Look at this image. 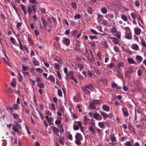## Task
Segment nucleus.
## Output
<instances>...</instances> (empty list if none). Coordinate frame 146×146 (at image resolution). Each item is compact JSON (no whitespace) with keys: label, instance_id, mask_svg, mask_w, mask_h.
I'll use <instances>...</instances> for the list:
<instances>
[{"label":"nucleus","instance_id":"obj_1","mask_svg":"<svg viewBox=\"0 0 146 146\" xmlns=\"http://www.w3.org/2000/svg\"><path fill=\"white\" fill-rule=\"evenodd\" d=\"M76 140L75 141V143L77 145L80 146L81 144V141L83 140L82 135L79 133H76L75 136Z\"/></svg>","mask_w":146,"mask_h":146},{"label":"nucleus","instance_id":"obj_2","mask_svg":"<svg viewBox=\"0 0 146 146\" xmlns=\"http://www.w3.org/2000/svg\"><path fill=\"white\" fill-rule=\"evenodd\" d=\"M20 125L17 121H15L12 125V129L16 132L19 131V129H21Z\"/></svg>","mask_w":146,"mask_h":146},{"label":"nucleus","instance_id":"obj_3","mask_svg":"<svg viewBox=\"0 0 146 146\" xmlns=\"http://www.w3.org/2000/svg\"><path fill=\"white\" fill-rule=\"evenodd\" d=\"M62 42L64 44L68 46L70 44V41L68 38L64 37L63 38Z\"/></svg>","mask_w":146,"mask_h":146},{"label":"nucleus","instance_id":"obj_4","mask_svg":"<svg viewBox=\"0 0 146 146\" xmlns=\"http://www.w3.org/2000/svg\"><path fill=\"white\" fill-rule=\"evenodd\" d=\"M93 116L95 119L98 121L101 120L102 119V116L97 113H94L93 114Z\"/></svg>","mask_w":146,"mask_h":146},{"label":"nucleus","instance_id":"obj_5","mask_svg":"<svg viewBox=\"0 0 146 146\" xmlns=\"http://www.w3.org/2000/svg\"><path fill=\"white\" fill-rule=\"evenodd\" d=\"M102 108L104 111L108 112L110 110V107L108 105L106 104H103L102 107Z\"/></svg>","mask_w":146,"mask_h":146},{"label":"nucleus","instance_id":"obj_6","mask_svg":"<svg viewBox=\"0 0 146 146\" xmlns=\"http://www.w3.org/2000/svg\"><path fill=\"white\" fill-rule=\"evenodd\" d=\"M121 110L124 116L127 117L129 115V113L126 108L123 107L121 108Z\"/></svg>","mask_w":146,"mask_h":146},{"label":"nucleus","instance_id":"obj_7","mask_svg":"<svg viewBox=\"0 0 146 146\" xmlns=\"http://www.w3.org/2000/svg\"><path fill=\"white\" fill-rule=\"evenodd\" d=\"M111 86L112 88H115L117 90H120L121 89V87L118 86L114 82H113L111 83Z\"/></svg>","mask_w":146,"mask_h":146},{"label":"nucleus","instance_id":"obj_8","mask_svg":"<svg viewBox=\"0 0 146 146\" xmlns=\"http://www.w3.org/2000/svg\"><path fill=\"white\" fill-rule=\"evenodd\" d=\"M74 102H79L81 100L80 94H77L76 96H74Z\"/></svg>","mask_w":146,"mask_h":146},{"label":"nucleus","instance_id":"obj_9","mask_svg":"<svg viewBox=\"0 0 146 146\" xmlns=\"http://www.w3.org/2000/svg\"><path fill=\"white\" fill-rule=\"evenodd\" d=\"M134 31L136 35H140L141 33V30L140 29L137 27H135L134 29Z\"/></svg>","mask_w":146,"mask_h":146},{"label":"nucleus","instance_id":"obj_10","mask_svg":"<svg viewBox=\"0 0 146 146\" xmlns=\"http://www.w3.org/2000/svg\"><path fill=\"white\" fill-rule=\"evenodd\" d=\"M100 112L103 116L104 118H107L109 116V115L104 111L100 110Z\"/></svg>","mask_w":146,"mask_h":146},{"label":"nucleus","instance_id":"obj_11","mask_svg":"<svg viewBox=\"0 0 146 146\" xmlns=\"http://www.w3.org/2000/svg\"><path fill=\"white\" fill-rule=\"evenodd\" d=\"M131 48L134 50H139V47L138 45L135 44H132L131 46Z\"/></svg>","mask_w":146,"mask_h":146},{"label":"nucleus","instance_id":"obj_12","mask_svg":"<svg viewBox=\"0 0 146 146\" xmlns=\"http://www.w3.org/2000/svg\"><path fill=\"white\" fill-rule=\"evenodd\" d=\"M32 61L34 66H39V62L36 60L35 58L33 57V58Z\"/></svg>","mask_w":146,"mask_h":146},{"label":"nucleus","instance_id":"obj_13","mask_svg":"<svg viewBox=\"0 0 146 146\" xmlns=\"http://www.w3.org/2000/svg\"><path fill=\"white\" fill-rule=\"evenodd\" d=\"M101 42V44L105 48H108L109 47L106 41L102 40Z\"/></svg>","mask_w":146,"mask_h":146},{"label":"nucleus","instance_id":"obj_14","mask_svg":"<svg viewBox=\"0 0 146 146\" xmlns=\"http://www.w3.org/2000/svg\"><path fill=\"white\" fill-rule=\"evenodd\" d=\"M21 7L24 14L26 15L27 14V12L26 9V6L25 5L22 4L21 5Z\"/></svg>","mask_w":146,"mask_h":146},{"label":"nucleus","instance_id":"obj_15","mask_svg":"<svg viewBox=\"0 0 146 146\" xmlns=\"http://www.w3.org/2000/svg\"><path fill=\"white\" fill-rule=\"evenodd\" d=\"M135 58L136 60L139 63L141 62L143 59L142 57L139 55L135 57Z\"/></svg>","mask_w":146,"mask_h":146},{"label":"nucleus","instance_id":"obj_16","mask_svg":"<svg viewBox=\"0 0 146 146\" xmlns=\"http://www.w3.org/2000/svg\"><path fill=\"white\" fill-rule=\"evenodd\" d=\"M54 60L58 62V63L60 65H62V60L59 57H56Z\"/></svg>","mask_w":146,"mask_h":146},{"label":"nucleus","instance_id":"obj_17","mask_svg":"<svg viewBox=\"0 0 146 146\" xmlns=\"http://www.w3.org/2000/svg\"><path fill=\"white\" fill-rule=\"evenodd\" d=\"M106 18L108 19V20H109V19H111L113 18V14L110 13L108 14L105 16Z\"/></svg>","mask_w":146,"mask_h":146},{"label":"nucleus","instance_id":"obj_18","mask_svg":"<svg viewBox=\"0 0 146 146\" xmlns=\"http://www.w3.org/2000/svg\"><path fill=\"white\" fill-rule=\"evenodd\" d=\"M113 42L115 44H117L119 42V40L115 37L113 38Z\"/></svg>","mask_w":146,"mask_h":146},{"label":"nucleus","instance_id":"obj_19","mask_svg":"<svg viewBox=\"0 0 146 146\" xmlns=\"http://www.w3.org/2000/svg\"><path fill=\"white\" fill-rule=\"evenodd\" d=\"M47 80H50L52 82L54 83L55 82V79L53 76L52 75H50L48 78L47 79Z\"/></svg>","mask_w":146,"mask_h":146},{"label":"nucleus","instance_id":"obj_20","mask_svg":"<svg viewBox=\"0 0 146 146\" xmlns=\"http://www.w3.org/2000/svg\"><path fill=\"white\" fill-rule=\"evenodd\" d=\"M61 66L60 64L57 63H54V69L57 70H59Z\"/></svg>","mask_w":146,"mask_h":146},{"label":"nucleus","instance_id":"obj_21","mask_svg":"<svg viewBox=\"0 0 146 146\" xmlns=\"http://www.w3.org/2000/svg\"><path fill=\"white\" fill-rule=\"evenodd\" d=\"M127 61L130 64H137L135 62L132 58H129L127 59Z\"/></svg>","mask_w":146,"mask_h":146},{"label":"nucleus","instance_id":"obj_22","mask_svg":"<svg viewBox=\"0 0 146 146\" xmlns=\"http://www.w3.org/2000/svg\"><path fill=\"white\" fill-rule=\"evenodd\" d=\"M102 102L103 101L102 100H94L93 101L94 104L96 105L102 103Z\"/></svg>","mask_w":146,"mask_h":146},{"label":"nucleus","instance_id":"obj_23","mask_svg":"<svg viewBox=\"0 0 146 146\" xmlns=\"http://www.w3.org/2000/svg\"><path fill=\"white\" fill-rule=\"evenodd\" d=\"M125 37L128 39L131 40L132 38V35L131 33H128L125 35Z\"/></svg>","mask_w":146,"mask_h":146},{"label":"nucleus","instance_id":"obj_24","mask_svg":"<svg viewBox=\"0 0 146 146\" xmlns=\"http://www.w3.org/2000/svg\"><path fill=\"white\" fill-rule=\"evenodd\" d=\"M10 140L13 144H16L17 143V139L15 138H13L12 137H11Z\"/></svg>","mask_w":146,"mask_h":146},{"label":"nucleus","instance_id":"obj_25","mask_svg":"<svg viewBox=\"0 0 146 146\" xmlns=\"http://www.w3.org/2000/svg\"><path fill=\"white\" fill-rule=\"evenodd\" d=\"M87 10L89 14H92L93 12V9L92 7L90 6L88 7Z\"/></svg>","mask_w":146,"mask_h":146},{"label":"nucleus","instance_id":"obj_26","mask_svg":"<svg viewBox=\"0 0 146 146\" xmlns=\"http://www.w3.org/2000/svg\"><path fill=\"white\" fill-rule=\"evenodd\" d=\"M88 88L87 86L82 88V90L86 94H89V92H90L88 90Z\"/></svg>","mask_w":146,"mask_h":146},{"label":"nucleus","instance_id":"obj_27","mask_svg":"<svg viewBox=\"0 0 146 146\" xmlns=\"http://www.w3.org/2000/svg\"><path fill=\"white\" fill-rule=\"evenodd\" d=\"M101 11L103 14H106L108 12V10L105 7H103L101 8Z\"/></svg>","mask_w":146,"mask_h":146},{"label":"nucleus","instance_id":"obj_28","mask_svg":"<svg viewBox=\"0 0 146 146\" xmlns=\"http://www.w3.org/2000/svg\"><path fill=\"white\" fill-rule=\"evenodd\" d=\"M98 125L101 128L103 129L105 127L104 124V122H101L98 123Z\"/></svg>","mask_w":146,"mask_h":146},{"label":"nucleus","instance_id":"obj_29","mask_svg":"<svg viewBox=\"0 0 146 146\" xmlns=\"http://www.w3.org/2000/svg\"><path fill=\"white\" fill-rule=\"evenodd\" d=\"M41 19L42 21L44 26L45 27H46L48 24V23L46 21V20L43 19L42 17L41 18Z\"/></svg>","mask_w":146,"mask_h":146},{"label":"nucleus","instance_id":"obj_30","mask_svg":"<svg viewBox=\"0 0 146 146\" xmlns=\"http://www.w3.org/2000/svg\"><path fill=\"white\" fill-rule=\"evenodd\" d=\"M13 118L15 119H18L19 117V114L17 113H13L12 115Z\"/></svg>","mask_w":146,"mask_h":146},{"label":"nucleus","instance_id":"obj_31","mask_svg":"<svg viewBox=\"0 0 146 146\" xmlns=\"http://www.w3.org/2000/svg\"><path fill=\"white\" fill-rule=\"evenodd\" d=\"M121 18L123 21L125 22L127 20V16L125 15H121Z\"/></svg>","mask_w":146,"mask_h":146},{"label":"nucleus","instance_id":"obj_32","mask_svg":"<svg viewBox=\"0 0 146 146\" xmlns=\"http://www.w3.org/2000/svg\"><path fill=\"white\" fill-rule=\"evenodd\" d=\"M28 41L29 42V43L31 45L33 44L34 43L31 38H30L29 36H28Z\"/></svg>","mask_w":146,"mask_h":146},{"label":"nucleus","instance_id":"obj_33","mask_svg":"<svg viewBox=\"0 0 146 146\" xmlns=\"http://www.w3.org/2000/svg\"><path fill=\"white\" fill-rule=\"evenodd\" d=\"M70 78L73 80L74 82L76 84H78V82L77 79L75 78L73 75L71 76Z\"/></svg>","mask_w":146,"mask_h":146},{"label":"nucleus","instance_id":"obj_34","mask_svg":"<svg viewBox=\"0 0 146 146\" xmlns=\"http://www.w3.org/2000/svg\"><path fill=\"white\" fill-rule=\"evenodd\" d=\"M52 130L56 133H57L58 132V129L56 127H52Z\"/></svg>","mask_w":146,"mask_h":146},{"label":"nucleus","instance_id":"obj_35","mask_svg":"<svg viewBox=\"0 0 146 146\" xmlns=\"http://www.w3.org/2000/svg\"><path fill=\"white\" fill-rule=\"evenodd\" d=\"M128 128L131 130V131L133 132H135V130L133 127L131 125H129L128 126Z\"/></svg>","mask_w":146,"mask_h":146},{"label":"nucleus","instance_id":"obj_36","mask_svg":"<svg viewBox=\"0 0 146 146\" xmlns=\"http://www.w3.org/2000/svg\"><path fill=\"white\" fill-rule=\"evenodd\" d=\"M110 139L112 142H115L116 141V138L114 135H112L111 136Z\"/></svg>","mask_w":146,"mask_h":146},{"label":"nucleus","instance_id":"obj_37","mask_svg":"<svg viewBox=\"0 0 146 146\" xmlns=\"http://www.w3.org/2000/svg\"><path fill=\"white\" fill-rule=\"evenodd\" d=\"M97 20L98 21H99V20H102V19L103 18V17L102 15L99 14H97Z\"/></svg>","mask_w":146,"mask_h":146},{"label":"nucleus","instance_id":"obj_38","mask_svg":"<svg viewBox=\"0 0 146 146\" xmlns=\"http://www.w3.org/2000/svg\"><path fill=\"white\" fill-rule=\"evenodd\" d=\"M10 40L13 44H15L16 42L15 39L12 37H10Z\"/></svg>","mask_w":146,"mask_h":146},{"label":"nucleus","instance_id":"obj_39","mask_svg":"<svg viewBox=\"0 0 146 146\" xmlns=\"http://www.w3.org/2000/svg\"><path fill=\"white\" fill-rule=\"evenodd\" d=\"M124 144L125 146H132L130 142L129 141H127Z\"/></svg>","mask_w":146,"mask_h":146},{"label":"nucleus","instance_id":"obj_40","mask_svg":"<svg viewBox=\"0 0 146 146\" xmlns=\"http://www.w3.org/2000/svg\"><path fill=\"white\" fill-rule=\"evenodd\" d=\"M77 122L78 124V126L80 128V127H82V122L81 121H75V122Z\"/></svg>","mask_w":146,"mask_h":146},{"label":"nucleus","instance_id":"obj_41","mask_svg":"<svg viewBox=\"0 0 146 146\" xmlns=\"http://www.w3.org/2000/svg\"><path fill=\"white\" fill-rule=\"evenodd\" d=\"M121 28L124 30L125 31L126 33L127 31L130 30V28L128 27H123L122 26L121 27Z\"/></svg>","mask_w":146,"mask_h":146},{"label":"nucleus","instance_id":"obj_42","mask_svg":"<svg viewBox=\"0 0 146 146\" xmlns=\"http://www.w3.org/2000/svg\"><path fill=\"white\" fill-rule=\"evenodd\" d=\"M89 130L93 134L95 133L94 128L92 126H90L89 127Z\"/></svg>","mask_w":146,"mask_h":146},{"label":"nucleus","instance_id":"obj_43","mask_svg":"<svg viewBox=\"0 0 146 146\" xmlns=\"http://www.w3.org/2000/svg\"><path fill=\"white\" fill-rule=\"evenodd\" d=\"M75 123L73 124V128L74 130H77L79 129L80 127L77 125H75Z\"/></svg>","mask_w":146,"mask_h":146},{"label":"nucleus","instance_id":"obj_44","mask_svg":"<svg viewBox=\"0 0 146 146\" xmlns=\"http://www.w3.org/2000/svg\"><path fill=\"white\" fill-rule=\"evenodd\" d=\"M54 119L52 117H49V119H48V123H52L54 122Z\"/></svg>","mask_w":146,"mask_h":146},{"label":"nucleus","instance_id":"obj_45","mask_svg":"<svg viewBox=\"0 0 146 146\" xmlns=\"http://www.w3.org/2000/svg\"><path fill=\"white\" fill-rule=\"evenodd\" d=\"M81 17V15L79 14H77L75 15L74 16V19H80Z\"/></svg>","mask_w":146,"mask_h":146},{"label":"nucleus","instance_id":"obj_46","mask_svg":"<svg viewBox=\"0 0 146 146\" xmlns=\"http://www.w3.org/2000/svg\"><path fill=\"white\" fill-rule=\"evenodd\" d=\"M45 114L46 115H48L50 116L52 115V113L50 111L47 110L45 111Z\"/></svg>","mask_w":146,"mask_h":146},{"label":"nucleus","instance_id":"obj_47","mask_svg":"<svg viewBox=\"0 0 146 146\" xmlns=\"http://www.w3.org/2000/svg\"><path fill=\"white\" fill-rule=\"evenodd\" d=\"M78 66L80 70H83L84 69L83 65L82 64H78Z\"/></svg>","mask_w":146,"mask_h":146},{"label":"nucleus","instance_id":"obj_48","mask_svg":"<svg viewBox=\"0 0 146 146\" xmlns=\"http://www.w3.org/2000/svg\"><path fill=\"white\" fill-rule=\"evenodd\" d=\"M131 15V17L134 19H135V18L137 17V15L135 13H132Z\"/></svg>","mask_w":146,"mask_h":146},{"label":"nucleus","instance_id":"obj_49","mask_svg":"<svg viewBox=\"0 0 146 146\" xmlns=\"http://www.w3.org/2000/svg\"><path fill=\"white\" fill-rule=\"evenodd\" d=\"M27 11L29 15L31 14L32 12V9L31 7H29L28 8Z\"/></svg>","mask_w":146,"mask_h":146},{"label":"nucleus","instance_id":"obj_50","mask_svg":"<svg viewBox=\"0 0 146 146\" xmlns=\"http://www.w3.org/2000/svg\"><path fill=\"white\" fill-rule=\"evenodd\" d=\"M14 109L17 110L19 108V106L17 104H14L13 106Z\"/></svg>","mask_w":146,"mask_h":146},{"label":"nucleus","instance_id":"obj_51","mask_svg":"<svg viewBox=\"0 0 146 146\" xmlns=\"http://www.w3.org/2000/svg\"><path fill=\"white\" fill-rule=\"evenodd\" d=\"M11 4L12 7L15 9V11H16V12L17 13L18 12V9L17 7H15V5L13 2L11 3Z\"/></svg>","mask_w":146,"mask_h":146},{"label":"nucleus","instance_id":"obj_52","mask_svg":"<svg viewBox=\"0 0 146 146\" xmlns=\"http://www.w3.org/2000/svg\"><path fill=\"white\" fill-rule=\"evenodd\" d=\"M115 66V64L113 62L111 63L109 65H108V67L110 68H113Z\"/></svg>","mask_w":146,"mask_h":146},{"label":"nucleus","instance_id":"obj_53","mask_svg":"<svg viewBox=\"0 0 146 146\" xmlns=\"http://www.w3.org/2000/svg\"><path fill=\"white\" fill-rule=\"evenodd\" d=\"M117 29L115 27H113L111 30V32L112 33H115Z\"/></svg>","mask_w":146,"mask_h":146},{"label":"nucleus","instance_id":"obj_54","mask_svg":"<svg viewBox=\"0 0 146 146\" xmlns=\"http://www.w3.org/2000/svg\"><path fill=\"white\" fill-rule=\"evenodd\" d=\"M58 95L60 97L62 96V93L61 90L58 89Z\"/></svg>","mask_w":146,"mask_h":146},{"label":"nucleus","instance_id":"obj_55","mask_svg":"<svg viewBox=\"0 0 146 146\" xmlns=\"http://www.w3.org/2000/svg\"><path fill=\"white\" fill-rule=\"evenodd\" d=\"M17 23V25H16V27L17 28L19 29L20 27L21 26L22 24V22H16Z\"/></svg>","mask_w":146,"mask_h":146},{"label":"nucleus","instance_id":"obj_56","mask_svg":"<svg viewBox=\"0 0 146 146\" xmlns=\"http://www.w3.org/2000/svg\"><path fill=\"white\" fill-rule=\"evenodd\" d=\"M71 6L72 8L76 9L77 8L76 4L75 2H74L71 4Z\"/></svg>","mask_w":146,"mask_h":146},{"label":"nucleus","instance_id":"obj_57","mask_svg":"<svg viewBox=\"0 0 146 146\" xmlns=\"http://www.w3.org/2000/svg\"><path fill=\"white\" fill-rule=\"evenodd\" d=\"M22 68L24 71H26L28 69V68L27 66H25L23 65H22Z\"/></svg>","mask_w":146,"mask_h":146},{"label":"nucleus","instance_id":"obj_58","mask_svg":"<svg viewBox=\"0 0 146 146\" xmlns=\"http://www.w3.org/2000/svg\"><path fill=\"white\" fill-rule=\"evenodd\" d=\"M36 70L37 72L40 73H42L43 72V70L40 68H37L36 69Z\"/></svg>","mask_w":146,"mask_h":146},{"label":"nucleus","instance_id":"obj_59","mask_svg":"<svg viewBox=\"0 0 146 146\" xmlns=\"http://www.w3.org/2000/svg\"><path fill=\"white\" fill-rule=\"evenodd\" d=\"M57 73V76L58 78L59 79H61V76L60 74V72L58 71H57L56 72Z\"/></svg>","mask_w":146,"mask_h":146},{"label":"nucleus","instance_id":"obj_60","mask_svg":"<svg viewBox=\"0 0 146 146\" xmlns=\"http://www.w3.org/2000/svg\"><path fill=\"white\" fill-rule=\"evenodd\" d=\"M29 59V58H27L23 57L21 58V60L23 62H25L28 60Z\"/></svg>","mask_w":146,"mask_h":146},{"label":"nucleus","instance_id":"obj_61","mask_svg":"<svg viewBox=\"0 0 146 146\" xmlns=\"http://www.w3.org/2000/svg\"><path fill=\"white\" fill-rule=\"evenodd\" d=\"M142 72H143V71L141 70V69L139 70H138V72H137L138 75L139 76H141L142 75Z\"/></svg>","mask_w":146,"mask_h":146},{"label":"nucleus","instance_id":"obj_62","mask_svg":"<svg viewBox=\"0 0 146 146\" xmlns=\"http://www.w3.org/2000/svg\"><path fill=\"white\" fill-rule=\"evenodd\" d=\"M58 141L59 143L62 145H64V142L62 139H59Z\"/></svg>","mask_w":146,"mask_h":146},{"label":"nucleus","instance_id":"obj_63","mask_svg":"<svg viewBox=\"0 0 146 146\" xmlns=\"http://www.w3.org/2000/svg\"><path fill=\"white\" fill-rule=\"evenodd\" d=\"M51 108L53 110L55 111L56 110L55 105L53 104H51Z\"/></svg>","mask_w":146,"mask_h":146},{"label":"nucleus","instance_id":"obj_64","mask_svg":"<svg viewBox=\"0 0 146 146\" xmlns=\"http://www.w3.org/2000/svg\"><path fill=\"white\" fill-rule=\"evenodd\" d=\"M29 2L33 4H36V1L35 0H29Z\"/></svg>","mask_w":146,"mask_h":146}]
</instances>
